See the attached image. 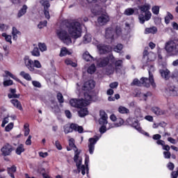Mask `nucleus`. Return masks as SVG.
I'll return each instance as SVG.
<instances>
[{
	"instance_id": "f257e3e1",
	"label": "nucleus",
	"mask_w": 178,
	"mask_h": 178,
	"mask_svg": "<svg viewBox=\"0 0 178 178\" xmlns=\"http://www.w3.org/2000/svg\"><path fill=\"white\" fill-rule=\"evenodd\" d=\"M57 37L66 45L72 44V38L75 40L81 37V24L79 22L70 24L65 29L57 31Z\"/></svg>"
},
{
	"instance_id": "f03ea898",
	"label": "nucleus",
	"mask_w": 178,
	"mask_h": 178,
	"mask_svg": "<svg viewBox=\"0 0 178 178\" xmlns=\"http://www.w3.org/2000/svg\"><path fill=\"white\" fill-rule=\"evenodd\" d=\"M95 87V81L93 80H89L84 83L83 90L88 91V92L85 93V102L82 104H81V107L79 108V111H78L79 115L81 118H84V116H87L88 115V110H87V105H90L91 101H92V97L91 96L90 90H92Z\"/></svg>"
},
{
	"instance_id": "7ed1b4c3",
	"label": "nucleus",
	"mask_w": 178,
	"mask_h": 178,
	"mask_svg": "<svg viewBox=\"0 0 178 178\" xmlns=\"http://www.w3.org/2000/svg\"><path fill=\"white\" fill-rule=\"evenodd\" d=\"M99 124H102V127L99 129V131L102 134H104L106 131V129H113V127H120L124 123V121L122 118H119L116 122L113 124H108V114L105 111H100V118L99 120Z\"/></svg>"
},
{
	"instance_id": "20e7f679",
	"label": "nucleus",
	"mask_w": 178,
	"mask_h": 178,
	"mask_svg": "<svg viewBox=\"0 0 178 178\" xmlns=\"http://www.w3.org/2000/svg\"><path fill=\"white\" fill-rule=\"evenodd\" d=\"M81 150H75L74 156V162L76 163V166L78 170V173L81 172L83 176L86 173H88V163L90 162V157L86 156L85 158V165H81L83 163V157L80 155Z\"/></svg>"
},
{
	"instance_id": "39448f33",
	"label": "nucleus",
	"mask_w": 178,
	"mask_h": 178,
	"mask_svg": "<svg viewBox=\"0 0 178 178\" xmlns=\"http://www.w3.org/2000/svg\"><path fill=\"white\" fill-rule=\"evenodd\" d=\"M115 57L113 56H109V57L102 58L97 60V66L99 67H104L106 66V72L107 74H113L115 72V67L112 63H113V60Z\"/></svg>"
},
{
	"instance_id": "423d86ee",
	"label": "nucleus",
	"mask_w": 178,
	"mask_h": 178,
	"mask_svg": "<svg viewBox=\"0 0 178 178\" xmlns=\"http://www.w3.org/2000/svg\"><path fill=\"white\" fill-rule=\"evenodd\" d=\"M138 9L140 10V14L138 16L140 23L144 24L145 22H148L152 16V13L149 11L151 9V5L145 3L143 6H138Z\"/></svg>"
},
{
	"instance_id": "0eeeda50",
	"label": "nucleus",
	"mask_w": 178,
	"mask_h": 178,
	"mask_svg": "<svg viewBox=\"0 0 178 178\" xmlns=\"http://www.w3.org/2000/svg\"><path fill=\"white\" fill-rule=\"evenodd\" d=\"M164 48L168 55L171 56L178 55V40H168L165 43Z\"/></svg>"
},
{
	"instance_id": "6e6552de",
	"label": "nucleus",
	"mask_w": 178,
	"mask_h": 178,
	"mask_svg": "<svg viewBox=\"0 0 178 178\" xmlns=\"http://www.w3.org/2000/svg\"><path fill=\"white\" fill-rule=\"evenodd\" d=\"M24 63L29 72H35V69L34 67L41 69L42 67L41 63H40L38 60H35L33 61V60H31L29 56H26L24 58Z\"/></svg>"
},
{
	"instance_id": "1a4fd4ad",
	"label": "nucleus",
	"mask_w": 178,
	"mask_h": 178,
	"mask_svg": "<svg viewBox=\"0 0 178 178\" xmlns=\"http://www.w3.org/2000/svg\"><path fill=\"white\" fill-rule=\"evenodd\" d=\"M155 71V68L151 65V68L148 70L149 72V79L148 78H142L140 81H142V86L145 87H149V85L152 87H155V81L154 80V75H152V72Z\"/></svg>"
},
{
	"instance_id": "9d476101",
	"label": "nucleus",
	"mask_w": 178,
	"mask_h": 178,
	"mask_svg": "<svg viewBox=\"0 0 178 178\" xmlns=\"http://www.w3.org/2000/svg\"><path fill=\"white\" fill-rule=\"evenodd\" d=\"M74 130V131H78L79 133H83V127H80L76 124H67L64 126V133L65 134H69V133H72Z\"/></svg>"
},
{
	"instance_id": "9b49d317",
	"label": "nucleus",
	"mask_w": 178,
	"mask_h": 178,
	"mask_svg": "<svg viewBox=\"0 0 178 178\" xmlns=\"http://www.w3.org/2000/svg\"><path fill=\"white\" fill-rule=\"evenodd\" d=\"M165 94L166 95H172V97L178 96V84L175 85L171 83L167 86V88L165 90Z\"/></svg>"
},
{
	"instance_id": "f8f14e48",
	"label": "nucleus",
	"mask_w": 178,
	"mask_h": 178,
	"mask_svg": "<svg viewBox=\"0 0 178 178\" xmlns=\"http://www.w3.org/2000/svg\"><path fill=\"white\" fill-rule=\"evenodd\" d=\"M40 3L42 5V6H44V15L45 18L49 20V19H51V15H49V10H48L49 6H51L49 1H48V0H42Z\"/></svg>"
},
{
	"instance_id": "ddd939ff",
	"label": "nucleus",
	"mask_w": 178,
	"mask_h": 178,
	"mask_svg": "<svg viewBox=\"0 0 178 178\" xmlns=\"http://www.w3.org/2000/svg\"><path fill=\"white\" fill-rule=\"evenodd\" d=\"M1 151L3 156H8L12 154V152L13 151V147L9 143H6L1 147Z\"/></svg>"
},
{
	"instance_id": "4468645a",
	"label": "nucleus",
	"mask_w": 178,
	"mask_h": 178,
	"mask_svg": "<svg viewBox=\"0 0 178 178\" xmlns=\"http://www.w3.org/2000/svg\"><path fill=\"white\" fill-rule=\"evenodd\" d=\"M99 138H101V136H99V137L95 136L94 138H89L88 148H89L90 154H94L95 144H97V141H98V140H99Z\"/></svg>"
},
{
	"instance_id": "2eb2a0df",
	"label": "nucleus",
	"mask_w": 178,
	"mask_h": 178,
	"mask_svg": "<svg viewBox=\"0 0 178 178\" xmlns=\"http://www.w3.org/2000/svg\"><path fill=\"white\" fill-rule=\"evenodd\" d=\"M86 92L84 93V98L82 99H72L70 101V104L71 106H74V108H81V105L86 102Z\"/></svg>"
},
{
	"instance_id": "dca6fc26",
	"label": "nucleus",
	"mask_w": 178,
	"mask_h": 178,
	"mask_svg": "<svg viewBox=\"0 0 178 178\" xmlns=\"http://www.w3.org/2000/svg\"><path fill=\"white\" fill-rule=\"evenodd\" d=\"M109 20V15L107 14H103L98 17L97 23L99 24V26H105V24H106Z\"/></svg>"
},
{
	"instance_id": "f3484780",
	"label": "nucleus",
	"mask_w": 178,
	"mask_h": 178,
	"mask_svg": "<svg viewBox=\"0 0 178 178\" xmlns=\"http://www.w3.org/2000/svg\"><path fill=\"white\" fill-rule=\"evenodd\" d=\"M106 38L110 40H114L115 38V30H113V27H109L106 30Z\"/></svg>"
},
{
	"instance_id": "a211bd4d",
	"label": "nucleus",
	"mask_w": 178,
	"mask_h": 178,
	"mask_svg": "<svg viewBox=\"0 0 178 178\" xmlns=\"http://www.w3.org/2000/svg\"><path fill=\"white\" fill-rule=\"evenodd\" d=\"M111 63L114 67V70H115V71L118 72H119V70L123 67V60H118L115 61L113 60V62Z\"/></svg>"
},
{
	"instance_id": "6ab92c4d",
	"label": "nucleus",
	"mask_w": 178,
	"mask_h": 178,
	"mask_svg": "<svg viewBox=\"0 0 178 178\" xmlns=\"http://www.w3.org/2000/svg\"><path fill=\"white\" fill-rule=\"evenodd\" d=\"M159 73L164 80H169L170 78V72L168 69L160 70Z\"/></svg>"
},
{
	"instance_id": "aec40b11",
	"label": "nucleus",
	"mask_w": 178,
	"mask_h": 178,
	"mask_svg": "<svg viewBox=\"0 0 178 178\" xmlns=\"http://www.w3.org/2000/svg\"><path fill=\"white\" fill-rule=\"evenodd\" d=\"M152 111L157 116H161V115H167L168 113V110H162L158 107H153Z\"/></svg>"
},
{
	"instance_id": "412c9836",
	"label": "nucleus",
	"mask_w": 178,
	"mask_h": 178,
	"mask_svg": "<svg viewBox=\"0 0 178 178\" xmlns=\"http://www.w3.org/2000/svg\"><path fill=\"white\" fill-rule=\"evenodd\" d=\"M132 127H134V129H136V130H137L138 131H139V133H141L142 134H145V136H149L148 133L145 132L143 129L140 127V124L138 123V120H136L132 123Z\"/></svg>"
},
{
	"instance_id": "4be33fe9",
	"label": "nucleus",
	"mask_w": 178,
	"mask_h": 178,
	"mask_svg": "<svg viewBox=\"0 0 178 178\" xmlns=\"http://www.w3.org/2000/svg\"><path fill=\"white\" fill-rule=\"evenodd\" d=\"M155 59H156V55H155V54L154 53L148 54L146 58V60H147L146 66H149V69H151V66L152 65H149L148 62H153V60H154Z\"/></svg>"
},
{
	"instance_id": "5701e85b",
	"label": "nucleus",
	"mask_w": 178,
	"mask_h": 178,
	"mask_svg": "<svg viewBox=\"0 0 178 178\" xmlns=\"http://www.w3.org/2000/svg\"><path fill=\"white\" fill-rule=\"evenodd\" d=\"M10 102L15 108H17V109H19V111H23V107L22 106V103L19 102L17 99H13L10 100Z\"/></svg>"
},
{
	"instance_id": "b1692460",
	"label": "nucleus",
	"mask_w": 178,
	"mask_h": 178,
	"mask_svg": "<svg viewBox=\"0 0 178 178\" xmlns=\"http://www.w3.org/2000/svg\"><path fill=\"white\" fill-rule=\"evenodd\" d=\"M97 49H99V54H105V52H108V51H111L109 47L104 46V44L97 45Z\"/></svg>"
},
{
	"instance_id": "393cba45",
	"label": "nucleus",
	"mask_w": 178,
	"mask_h": 178,
	"mask_svg": "<svg viewBox=\"0 0 178 178\" xmlns=\"http://www.w3.org/2000/svg\"><path fill=\"white\" fill-rule=\"evenodd\" d=\"M73 51L72 50H67L66 47H63L60 49V56H66V55H72Z\"/></svg>"
},
{
	"instance_id": "a878e982",
	"label": "nucleus",
	"mask_w": 178,
	"mask_h": 178,
	"mask_svg": "<svg viewBox=\"0 0 178 178\" xmlns=\"http://www.w3.org/2000/svg\"><path fill=\"white\" fill-rule=\"evenodd\" d=\"M156 33H158V29L155 26L146 28L145 30V34H156Z\"/></svg>"
},
{
	"instance_id": "bb28decb",
	"label": "nucleus",
	"mask_w": 178,
	"mask_h": 178,
	"mask_svg": "<svg viewBox=\"0 0 178 178\" xmlns=\"http://www.w3.org/2000/svg\"><path fill=\"white\" fill-rule=\"evenodd\" d=\"M3 76V77H11V79H13V80H15V81H20V79H19V78L13 75V74H12L9 71H5L4 74Z\"/></svg>"
},
{
	"instance_id": "cd10ccee",
	"label": "nucleus",
	"mask_w": 178,
	"mask_h": 178,
	"mask_svg": "<svg viewBox=\"0 0 178 178\" xmlns=\"http://www.w3.org/2000/svg\"><path fill=\"white\" fill-rule=\"evenodd\" d=\"M83 58L84 60H86V62H91V60H94V57H92V56H91L88 51H86L83 54Z\"/></svg>"
},
{
	"instance_id": "c85d7f7f",
	"label": "nucleus",
	"mask_w": 178,
	"mask_h": 178,
	"mask_svg": "<svg viewBox=\"0 0 178 178\" xmlns=\"http://www.w3.org/2000/svg\"><path fill=\"white\" fill-rule=\"evenodd\" d=\"M17 168L13 165L11 168H8V174L11 178H15V173H16Z\"/></svg>"
},
{
	"instance_id": "c756f323",
	"label": "nucleus",
	"mask_w": 178,
	"mask_h": 178,
	"mask_svg": "<svg viewBox=\"0 0 178 178\" xmlns=\"http://www.w3.org/2000/svg\"><path fill=\"white\" fill-rule=\"evenodd\" d=\"M19 76H21V77H23V79H24L27 81H31V75H30V74H29L24 71H22L19 73Z\"/></svg>"
},
{
	"instance_id": "7c9ffc66",
	"label": "nucleus",
	"mask_w": 178,
	"mask_h": 178,
	"mask_svg": "<svg viewBox=\"0 0 178 178\" xmlns=\"http://www.w3.org/2000/svg\"><path fill=\"white\" fill-rule=\"evenodd\" d=\"M29 7L27 6L24 5L22 8L19 10L17 16L18 17H22V16H24L27 12V9Z\"/></svg>"
},
{
	"instance_id": "2f4dec72",
	"label": "nucleus",
	"mask_w": 178,
	"mask_h": 178,
	"mask_svg": "<svg viewBox=\"0 0 178 178\" xmlns=\"http://www.w3.org/2000/svg\"><path fill=\"white\" fill-rule=\"evenodd\" d=\"M21 33L20 31H19V30H17V29H16V27H13V31H12V35H13V40H17V36L20 35Z\"/></svg>"
},
{
	"instance_id": "473e14b6",
	"label": "nucleus",
	"mask_w": 178,
	"mask_h": 178,
	"mask_svg": "<svg viewBox=\"0 0 178 178\" xmlns=\"http://www.w3.org/2000/svg\"><path fill=\"white\" fill-rule=\"evenodd\" d=\"M91 12L95 15H99V13H101V7H99V6L96 5L94 7H92Z\"/></svg>"
},
{
	"instance_id": "72a5a7b5",
	"label": "nucleus",
	"mask_w": 178,
	"mask_h": 178,
	"mask_svg": "<svg viewBox=\"0 0 178 178\" xmlns=\"http://www.w3.org/2000/svg\"><path fill=\"white\" fill-rule=\"evenodd\" d=\"M15 152L17 155H21L22 152H24V145H19L15 150Z\"/></svg>"
},
{
	"instance_id": "f704fd0d",
	"label": "nucleus",
	"mask_w": 178,
	"mask_h": 178,
	"mask_svg": "<svg viewBox=\"0 0 178 178\" xmlns=\"http://www.w3.org/2000/svg\"><path fill=\"white\" fill-rule=\"evenodd\" d=\"M38 47L40 52H45L47 49V44L45 43L39 42Z\"/></svg>"
},
{
	"instance_id": "c9c22d12",
	"label": "nucleus",
	"mask_w": 178,
	"mask_h": 178,
	"mask_svg": "<svg viewBox=\"0 0 178 178\" xmlns=\"http://www.w3.org/2000/svg\"><path fill=\"white\" fill-rule=\"evenodd\" d=\"M31 54L32 56H40L41 54L40 53V49H38V47H34L33 49L31 51Z\"/></svg>"
},
{
	"instance_id": "e433bc0d",
	"label": "nucleus",
	"mask_w": 178,
	"mask_h": 178,
	"mask_svg": "<svg viewBox=\"0 0 178 178\" xmlns=\"http://www.w3.org/2000/svg\"><path fill=\"white\" fill-rule=\"evenodd\" d=\"M69 145L71 147V149H73L74 152L79 151V149H77V147H76V145H74V139L70 138Z\"/></svg>"
},
{
	"instance_id": "4c0bfd02",
	"label": "nucleus",
	"mask_w": 178,
	"mask_h": 178,
	"mask_svg": "<svg viewBox=\"0 0 178 178\" xmlns=\"http://www.w3.org/2000/svg\"><path fill=\"white\" fill-rule=\"evenodd\" d=\"M65 63L67 66H72V67H76L77 66V63L72 61V60H70V58L65 59Z\"/></svg>"
},
{
	"instance_id": "58836bf2",
	"label": "nucleus",
	"mask_w": 178,
	"mask_h": 178,
	"mask_svg": "<svg viewBox=\"0 0 178 178\" xmlns=\"http://www.w3.org/2000/svg\"><path fill=\"white\" fill-rule=\"evenodd\" d=\"M151 95H152V93H151V92H147L146 93H140L139 95V97L142 99H144L145 101H147V98H148V97H151Z\"/></svg>"
},
{
	"instance_id": "ea45409f",
	"label": "nucleus",
	"mask_w": 178,
	"mask_h": 178,
	"mask_svg": "<svg viewBox=\"0 0 178 178\" xmlns=\"http://www.w3.org/2000/svg\"><path fill=\"white\" fill-rule=\"evenodd\" d=\"M24 131L25 137H27L30 134V125L28 123L25 124L24 126Z\"/></svg>"
},
{
	"instance_id": "a19ab883",
	"label": "nucleus",
	"mask_w": 178,
	"mask_h": 178,
	"mask_svg": "<svg viewBox=\"0 0 178 178\" xmlns=\"http://www.w3.org/2000/svg\"><path fill=\"white\" fill-rule=\"evenodd\" d=\"M114 35L115 38H118L119 35H122V29L120 28V26H116L115 31H114Z\"/></svg>"
},
{
	"instance_id": "79ce46f5",
	"label": "nucleus",
	"mask_w": 178,
	"mask_h": 178,
	"mask_svg": "<svg viewBox=\"0 0 178 178\" xmlns=\"http://www.w3.org/2000/svg\"><path fill=\"white\" fill-rule=\"evenodd\" d=\"M118 112L120 113H122V114H124V113H129V110L124 107V106H120L119 108H118Z\"/></svg>"
},
{
	"instance_id": "37998d69",
	"label": "nucleus",
	"mask_w": 178,
	"mask_h": 178,
	"mask_svg": "<svg viewBox=\"0 0 178 178\" xmlns=\"http://www.w3.org/2000/svg\"><path fill=\"white\" fill-rule=\"evenodd\" d=\"M51 108L53 111V112L58 113L59 112V107L58 106V103L56 102H52L51 104Z\"/></svg>"
},
{
	"instance_id": "c03bdc74",
	"label": "nucleus",
	"mask_w": 178,
	"mask_h": 178,
	"mask_svg": "<svg viewBox=\"0 0 178 178\" xmlns=\"http://www.w3.org/2000/svg\"><path fill=\"white\" fill-rule=\"evenodd\" d=\"M97 70V67H95V64H92L88 68V73L90 74H92L95 73V71Z\"/></svg>"
},
{
	"instance_id": "a18cd8bd",
	"label": "nucleus",
	"mask_w": 178,
	"mask_h": 178,
	"mask_svg": "<svg viewBox=\"0 0 178 178\" xmlns=\"http://www.w3.org/2000/svg\"><path fill=\"white\" fill-rule=\"evenodd\" d=\"M171 20H173V15H172L170 13H167V16L165 17V23H166V24H169Z\"/></svg>"
},
{
	"instance_id": "49530a36",
	"label": "nucleus",
	"mask_w": 178,
	"mask_h": 178,
	"mask_svg": "<svg viewBox=\"0 0 178 178\" xmlns=\"http://www.w3.org/2000/svg\"><path fill=\"white\" fill-rule=\"evenodd\" d=\"M11 94H8V98H19V95L16 94V89L10 90Z\"/></svg>"
},
{
	"instance_id": "de8ad7c7",
	"label": "nucleus",
	"mask_w": 178,
	"mask_h": 178,
	"mask_svg": "<svg viewBox=\"0 0 178 178\" xmlns=\"http://www.w3.org/2000/svg\"><path fill=\"white\" fill-rule=\"evenodd\" d=\"M2 37H4L6 41L7 42H10V44H12V36L6 34V33H2Z\"/></svg>"
},
{
	"instance_id": "09e8293b",
	"label": "nucleus",
	"mask_w": 178,
	"mask_h": 178,
	"mask_svg": "<svg viewBox=\"0 0 178 178\" xmlns=\"http://www.w3.org/2000/svg\"><path fill=\"white\" fill-rule=\"evenodd\" d=\"M131 86H138V87H141V86H143V81L138 79H135L131 83Z\"/></svg>"
},
{
	"instance_id": "8fccbe9b",
	"label": "nucleus",
	"mask_w": 178,
	"mask_h": 178,
	"mask_svg": "<svg viewBox=\"0 0 178 178\" xmlns=\"http://www.w3.org/2000/svg\"><path fill=\"white\" fill-rule=\"evenodd\" d=\"M124 15H126L127 16H131V15H133L134 13V9L133 8H127L124 10Z\"/></svg>"
},
{
	"instance_id": "3c124183",
	"label": "nucleus",
	"mask_w": 178,
	"mask_h": 178,
	"mask_svg": "<svg viewBox=\"0 0 178 178\" xmlns=\"http://www.w3.org/2000/svg\"><path fill=\"white\" fill-rule=\"evenodd\" d=\"M15 124H13V122H10L6 127H5V131L9 132L10 131L13 127H14Z\"/></svg>"
},
{
	"instance_id": "603ef678",
	"label": "nucleus",
	"mask_w": 178,
	"mask_h": 178,
	"mask_svg": "<svg viewBox=\"0 0 178 178\" xmlns=\"http://www.w3.org/2000/svg\"><path fill=\"white\" fill-rule=\"evenodd\" d=\"M152 12L154 15H159V6H154L152 8Z\"/></svg>"
},
{
	"instance_id": "864d4df0",
	"label": "nucleus",
	"mask_w": 178,
	"mask_h": 178,
	"mask_svg": "<svg viewBox=\"0 0 178 178\" xmlns=\"http://www.w3.org/2000/svg\"><path fill=\"white\" fill-rule=\"evenodd\" d=\"M135 115L137 119H143V114H141V110L136 109L135 111Z\"/></svg>"
},
{
	"instance_id": "5fc2aeb1",
	"label": "nucleus",
	"mask_w": 178,
	"mask_h": 178,
	"mask_svg": "<svg viewBox=\"0 0 178 178\" xmlns=\"http://www.w3.org/2000/svg\"><path fill=\"white\" fill-rule=\"evenodd\" d=\"M123 49V44H118L114 47L115 52H120Z\"/></svg>"
},
{
	"instance_id": "6e6d98bb",
	"label": "nucleus",
	"mask_w": 178,
	"mask_h": 178,
	"mask_svg": "<svg viewBox=\"0 0 178 178\" xmlns=\"http://www.w3.org/2000/svg\"><path fill=\"white\" fill-rule=\"evenodd\" d=\"M83 41L85 44H87V42H90L91 41V35L90 34H86L83 37Z\"/></svg>"
},
{
	"instance_id": "4d7b16f0",
	"label": "nucleus",
	"mask_w": 178,
	"mask_h": 178,
	"mask_svg": "<svg viewBox=\"0 0 178 178\" xmlns=\"http://www.w3.org/2000/svg\"><path fill=\"white\" fill-rule=\"evenodd\" d=\"M9 29V26L0 22V31H6Z\"/></svg>"
},
{
	"instance_id": "13d9d810",
	"label": "nucleus",
	"mask_w": 178,
	"mask_h": 178,
	"mask_svg": "<svg viewBox=\"0 0 178 178\" xmlns=\"http://www.w3.org/2000/svg\"><path fill=\"white\" fill-rule=\"evenodd\" d=\"M47 21L40 22L38 25V29H44V27L47 26Z\"/></svg>"
},
{
	"instance_id": "bf43d9fd",
	"label": "nucleus",
	"mask_w": 178,
	"mask_h": 178,
	"mask_svg": "<svg viewBox=\"0 0 178 178\" xmlns=\"http://www.w3.org/2000/svg\"><path fill=\"white\" fill-rule=\"evenodd\" d=\"M9 116L8 117H6L3 120V122H2V124H1V127H4L6 124H8V123H9Z\"/></svg>"
},
{
	"instance_id": "052dcab7",
	"label": "nucleus",
	"mask_w": 178,
	"mask_h": 178,
	"mask_svg": "<svg viewBox=\"0 0 178 178\" xmlns=\"http://www.w3.org/2000/svg\"><path fill=\"white\" fill-rule=\"evenodd\" d=\"M13 84V81L12 80H6L3 81V86L4 87H8L9 86H12Z\"/></svg>"
},
{
	"instance_id": "680f3d73",
	"label": "nucleus",
	"mask_w": 178,
	"mask_h": 178,
	"mask_svg": "<svg viewBox=\"0 0 178 178\" xmlns=\"http://www.w3.org/2000/svg\"><path fill=\"white\" fill-rule=\"evenodd\" d=\"M163 156L165 159H170V156H172V154L170 152H163Z\"/></svg>"
},
{
	"instance_id": "e2e57ef3",
	"label": "nucleus",
	"mask_w": 178,
	"mask_h": 178,
	"mask_svg": "<svg viewBox=\"0 0 178 178\" xmlns=\"http://www.w3.org/2000/svg\"><path fill=\"white\" fill-rule=\"evenodd\" d=\"M32 84L34 87H36L38 88H41V83L39 81H33Z\"/></svg>"
},
{
	"instance_id": "0e129e2a",
	"label": "nucleus",
	"mask_w": 178,
	"mask_h": 178,
	"mask_svg": "<svg viewBox=\"0 0 178 178\" xmlns=\"http://www.w3.org/2000/svg\"><path fill=\"white\" fill-rule=\"evenodd\" d=\"M31 138H33V136H31V135H29L25 142L26 145H31Z\"/></svg>"
},
{
	"instance_id": "69168bd1",
	"label": "nucleus",
	"mask_w": 178,
	"mask_h": 178,
	"mask_svg": "<svg viewBox=\"0 0 178 178\" xmlns=\"http://www.w3.org/2000/svg\"><path fill=\"white\" fill-rule=\"evenodd\" d=\"M167 168L169 169V170H173L175 169V164H173L172 162H170L168 163Z\"/></svg>"
},
{
	"instance_id": "338daca9",
	"label": "nucleus",
	"mask_w": 178,
	"mask_h": 178,
	"mask_svg": "<svg viewBox=\"0 0 178 178\" xmlns=\"http://www.w3.org/2000/svg\"><path fill=\"white\" fill-rule=\"evenodd\" d=\"M57 98L60 104L63 102V95H62L60 93H58Z\"/></svg>"
},
{
	"instance_id": "774afa93",
	"label": "nucleus",
	"mask_w": 178,
	"mask_h": 178,
	"mask_svg": "<svg viewBox=\"0 0 178 178\" xmlns=\"http://www.w3.org/2000/svg\"><path fill=\"white\" fill-rule=\"evenodd\" d=\"M171 177L172 178H177L178 177V170L177 171H173L171 173Z\"/></svg>"
}]
</instances>
